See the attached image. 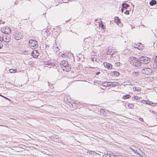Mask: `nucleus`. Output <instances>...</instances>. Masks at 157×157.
<instances>
[{"label": "nucleus", "instance_id": "5", "mask_svg": "<svg viewBox=\"0 0 157 157\" xmlns=\"http://www.w3.org/2000/svg\"><path fill=\"white\" fill-rule=\"evenodd\" d=\"M51 139L55 142L62 143V141L59 138V136L57 135H54L51 136Z\"/></svg>", "mask_w": 157, "mask_h": 157}, {"label": "nucleus", "instance_id": "45", "mask_svg": "<svg viewBox=\"0 0 157 157\" xmlns=\"http://www.w3.org/2000/svg\"><path fill=\"white\" fill-rule=\"evenodd\" d=\"M144 101H145V102H147V101H146L145 100H144Z\"/></svg>", "mask_w": 157, "mask_h": 157}, {"label": "nucleus", "instance_id": "19", "mask_svg": "<svg viewBox=\"0 0 157 157\" xmlns=\"http://www.w3.org/2000/svg\"><path fill=\"white\" fill-rule=\"evenodd\" d=\"M131 96L128 94H127L126 95H124L123 96V98L124 99H128L130 98L131 97Z\"/></svg>", "mask_w": 157, "mask_h": 157}, {"label": "nucleus", "instance_id": "42", "mask_svg": "<svg viewBox=\"0 0 157 157\" xmlns=\"http://www.w3.org/2000/svg\"><path fill=\"white\" fill-rule=\"evenodd\" d=\"M70 19L69 20H68L66 21V23L67 22H68L69 21H70Z\"/></svg>", "mask_w": 157, "mask_h": 157}, {"label": "nucleus", "instance_id": "8", "mask_svg": "<svg viewBox=\"0 0 157 157\" xmlns=\"http://www.w3.org/2000/svg\"><path fill=\"white\" fill-rule=\"evenodd\" d=\"M70 66V65L68 63L67 64V65L63 67L62 69L63 71L66 72H68L70 71L71 69V67Z\"/></svg>", "mask_w": 157, "mask_h": 157}, {"label": "nucleus", "instance_id": "41", "mask_svg": "<svg viewBox=\"0 0 157 157\" xmlns=\"http://www.w3.org/2000/svg\"><path fill=\"white\" fill-rule=\"evenodd\" d=\"M100 73V72H97V73H96V74L97 75H98Z\"/></svg>", "mask_w": 157, "mask_h": 157}, {"label": "nucleus", "instance_id": "29", "mask_svg": "<svg viewBox=\"0 0 157 157\" xmlns=\"http://www.w3.org/2000/svg\"><path fill=\"white\" fill-rule=\"evenodd\" d=\"M5 36H3L2 37H1L0 36V41H2L4 40V38Z\"/></svg>", "mask_w": 157, "mask_h": 157}, {"label": "nucleus", "instance_id": "3", "mask_svg": "<svg viewBox=\"0 0 157 157\" xmlns=\"http://www.w3.org/2000/svg\"><path fill=\"white\" fill-rule=\"evenodd\" d=\"M29 45L32 48H36L37 47L38 44L37 41L31 39L29 41Z\"/></svg>", "mask_w": 157, "mask_h": 157}, {"label": "nucleus", "instance_id": "16", "mask_svg": "<svg viewBox=\"0 0 157 157\" xmlns=\"http://www.w3.org/2000/svg\"><path fill=\"white\" fill-rule=\"evenodd\" d=\"M115 20L116 23L118 25L119 23H121L120 19L118 17H116L115 18Z\"/></svg>", "mask_w": 157, "mask_h": 157}, {"label": "nucleus", "instance_id": "9", "mask_svg": "<svg viewBox=\"0 0 157 157\" xmlns=\"http://www.w3.org/2000/svg\"><path fill=\"white\" fill-rule=\"evenodd\" d=\"M103 64L104 67L110 70L112 68V65L110 63L105 62Z\"/></svg>", "mask_w": 157, "mask_h": 157}, {"label": "nucleus", "instance_id": "32", "mask_svg": "<svg viewBox=\"0 0 157 157\" xmlns=\"http://www.w3.org/2000/svg\"><path fill=\"white\" fill-rule=\"evenodd\" d=\"M115 64L117 67H119L120 66V62H117Z\"/></svg>", "mask_w": 157, "mask_h": 157}, {"label": "nucleus", "instance_id": "12", "mask_svg": "<svg viewBox=\"0 0 157 157\" xmlns=\"http://www.w3.org/2000/svg\"><path fill=\"white\" fill-rule=\"evenodd\" d=\"M5 31L4 32V33L7 34H9L11 32V30L8 27H5V29L4 30Z\"/></svg>", "mask_w": 157, "mask_h": 157}, {"label": "nucleus", "instance_id": "1", "mask_svg": "<svg viewBox=\"0 0 157 157\" xmlns=\"http://www.w3.org/2000/svg\"><path fill=\"white\" fill-rule=\"evenodd\" d=\"M132 59H131L130 61L132 65L137 67H139L141 66V64L139 59H138L135 57H133Z\"/></svg>", "mask_w": 157, "mask_h": 157}, {"label": "nucleus", "instance_id": "7", "mask_svg": "<svg viewBox=\"0 0 157 157\" xmlns=\"http://www.w3.org/2000/svg\"><path fill=\"white\" fill-rule=\"evenodd\" d=\"M17 33L14 35V38L16 40H20L22 38L23 36L22 34L20 32H17Z\"/></svg>", "mask_w": 157, "mask_h": 157}, {"label": "nucleus", "instance_id": "37", "mask_svg": "<svg viewBox=\"0 0 157 157\" xmlns=\"http://www.w3.org/2000/svg\"><path fill=\"white\" fill-rule=\"evenodd\" d=\"M3 98H5V99H7V100H9V101H10V100L9 99V98H6V97H4H4H3Z\"/></svg>", "mask_w": 157, "mask_h": 157}, {"label": "nucleus", "instance_id": "6", "mask_svg": "<svg viewBox=\"0 0 157 157\" xmlns=\"http://www.w3.org/2000/svg\"><path fill=\"white\" fill-rule=\"evenodd\" d=\"M39 55V51L36 50H34L31 52V55L33 57L35 58H37Z\"/></svg>", "mask_w": 157, "mask_h": 157}, {"label": "nucleus", "instance_id": "2", "mask_svg": "<svg viewBox=\"0 0 157 157\" xmlns=\"http://www.w3.org/2000/svg\"><path fill=\"white\" fill-rule=\"evenodd\" d=\"M139 59L140 60L141 64H147L150 62V59L148 57L145 56H141L140 57Z\"/></svg>", "mask_w": 157, "mask_h": 157}, {"label": "nucleus", "instance_id": "21", "mask_svg": "<svg viewBox=\"0 0 157 157\" xmlns=\"http://www.w3.org/2000/svg\"><path fill=\"white\" fill-rule=\"evenodd\" d=\"M133 89L134 91H140L141 90V89L140 88L138 87L137 88L135 86L133 87Z\"/></svg>", "mask_w": 157, "mask_h": 157}, {"label": "nucleus", "instance_id": "17", "mask_svg": "<svg viewBox=\"0 0 157 157\" xmlns=\"http://www.w3.org/2000/svg\"><path fill=\"white\" fill-rule=\"evenodd\" d=\"M139 75V72L137 71L136 72V71H134L132 73V75L134 77H137Z\"/></svg>", "mask_w": 157, "mask_h": 157}, {"label": "nucleus", "instance_id": "35", "mask_svg": "<svg viewBox=\"0 0 157 157\" xmlns=\"http://www.w3.org/2000/svg\"><path fill=\"white\" fill-rule=\"evenodd\" d=\"M3 46V45L2 43L0 41V49H1Z\"/></svg>", "mask_w": 157, "mask_h": 157}, {"label": "nucleus", "instance_id": "40", "mask_svg": "<svg viewBox=\"0 0 157 157\" xmlns=\"http://www.w3.org/2000/svg\"><path fill=\"white\" fill-rule=\"evenodd\" d=\"M134 48H137L139 50H140V48H139L138 47H134Z\"/></svg>", "mask_w": 157, "mask_h": 157}, {"label": "nucleus", "instance_id": "44", "mask_svg": "<svg viewBox=\"0 0 157 157\" xmlns=\"http://www.w3.org/2000/svg\"><path fill=\"white\" fill-rule=\"evenodd\" d=\"M0 96H1L3 98L4 97V96H3V95H2L0 94Z\"/></svg>", "mask_w": 157, "mask_h": 157}, {"label": "nucleus", "instance_id": "31", "mask_svg": "<svg viewBox=\"0 0 157 157\" xmlns=\"http://www.w3.org/2000/svg\"><path fill=\"white\" fill-rule=\"evenodd\" d=\"M45 32L46 33V35L47 36H48L50 35V32L48 30H46Z\"/></svg>", "mask_w": 157, "mask_h": 157}, {"label": "nucleus", "instance_id": "15", "mask_svg": "<svg viewBox=\"0 0 157 157\" xmlns=\"http://www.w3.org/2000/svg\"><path fill=\"white\" fill-rule=\"evenodd\" d=\"M112 75L113 76H118L119 75L120 73L117 71H114L112 72Z\"/></svg>", "mask_w": 157, "mask_h": 157}, {"label": "nucleus", "instance_id": "26", "mask_svg": "<svg viewBox=\"0 0 157 157\" xmlns=\"http://www.w3.org/2000/svg\"><path fill=\"white\" fill-rule=\"evenodd\" d=\"M10 72V73H13L15 72H16L17 71V70L16 69H10L9 70Z\"/></svg>", "mask_w": 157, "mask_h": 157}, {"label": "nucleus", "instance_id": "14", "mask_svg": "<svg viewBox=\"0 0 157 157\" xmlns=\"http://www.w3.org/2000/svg\"><path fill=\"white\" fill-rule=\"evenodd\" d=\"M121 6L123 8H124V9H127L130 6L129 5L125 3H123Z\"/></svg>", "mask_w": 157, "mask_h": 157}, {"label": "nucleus", "instance_id": "25", "mask_svg": "<svg viewBox=\"0 0 157 157\" xmlns=\"http://www.w3.org/2000/svg\"><path fill=\"white\" fill-rule=\"evenodd\" d=\"M99 25L101 28L102 29H104L105 28V26L102 23L101 24L99 23Z\"/></svg>", "mask_w": 157, "mask_h": 157}, {"label": "nucleus", "instance_id": "49", "mask_svg": "<svg viewBox=\"0 0 157 157\" xmlns=\"http://www.w3.org/2000/svg\"><path fill=\"white\" fill-rule=\"evenodd\" d=\"M48 47H49V46H48V45H47V47H48Z\"/></svg>", "mask_w": 157, "mask_h": 157}, {"label": "nucleus", "instance_id": "23", "mask_svg": "<svg viewBox=\"0 0 157 157\" xmlns=\"http://www.w3.org/2000/svg\"><path fill=\"white\" fill-rule=\"evenodd\" d=\"M113 54V53L112 52L111 50L110 51L109 50L107 52V55H112Z\"/></svg>", "mask_w": 157, "mask_h": 157}, {"label": "nucleus", "instance_id": "11", "mask_svg": "<svg viewBox=\"0 0 157 157\" xmlns=\"http://www.w3.org/2000/svg\"><path fill=\"white\" fill-rule=\"evenodd\" d=\"M68 63V62L67 61L65 60H62L60 63L61 67L62 69L63 67L67 65V64Z\"/></svg>", "mask_w": 157, "mask_h": 157}, {"label": "nucleus", "instance_id": "43", "mask_svg": "<svg viewBox=\"0 0 157 157\" xmlns=\"http://www.w3.org/2000/svg\"><path fill=\"white\" fill-rule=\"evenodd\" d=\"M151 102H149V103H148V104L149 105H151Z\"/></svg>", "mask_w": 157, "mask_h": 157}, {"label": "nucleus", "instance_id": "38", "mask_svg": "<svg viewBox=\"0 0 157 157\" xmlns=\"http://www.w3.org/2000/svg\"><path fill=\"white\" fill-rule=\"evenodd\" d=\"M113 156V157H117V155H116V154H114V155H112Z\"/></svg>", "mask_w": 157, "mask_h": 157}, {"label": "nucleus", "instance_id": "34", "mask_svg": "<svg viewBox=\"0 0 157 157\" xmlns=\"http://www.w3.org/2000/svg\"><path fill=\"white\" fill-rule=\"evenodd\" d=\"M5 27H3V28H2L1 29V31L2 32L4 33V31H5Z\"/></svg>", "mask_w": 157, "mask_h": 157}, {"label": "nucleus", "instance_id": "24", "mask_svg": "<svg viewBox=\"0 0 157 157\" xmlns=\"http://www.w3.org/2000/svg\"><path fill=\"white\" fill-rule=\"evenodd\" d=\"M100 113L101 114H102L104 115H105V111L104 109H100Z\"/></svg>", "mask_w": 157, "mask_h": 157}, {"label": "nucleus", "instance_id": "4", "mask_svg": "<svg viewBox=\"0 0 157 157\" xmlns=\"http://www.w3.org/2000/svg\"><path fill=\"white\" fill-rule=\"evenodd\" d=\"M141 72L147 75H150L152 74L153 70L150 68L145 67L142 69Z\"/></svg>", "mask_w": 157, "mask_h": 157}, {"label": "nucleus", "instance_id": "13", "mask_svg": "<svg viewBox=\"0 0 157 157\" xmlns=\"http://www.w3.org/2000/svg\"><path fill=\"white\" fill-rule=\"evenodd\" d=\"M156 3H157V1L155 0H151L149 2V4L151 6H152L154 5H155Z\"/></svg>", "mask_w": 157, "mask_h": 157}, {"label": "nucleus", "instance_id": "33", "mask_svg": "<svg viewBox=\"0 0 157 157\" xmlns=\"http://www.w3.org/2000/svg\"><path fill=\"white\" fill-rule=\"evenodd\" d=\"M126 15H128L129 14V11L128 10H126L124 13Z\"/></svg>", "mask_w": 157, "mask_h": 157}, {"label": "nucleus", "instance_id": "30", "mask_svg": "<svg viewBox=\"0 0 157 157\" xmlns=\"http://www.w3.org/2000/svg\"><path fill=\"white\" fill-rule=\"evenodd\" d=\"M134 99H133V100H138L140 99V98L137 96H134Z\"/></svg>", "mask_w": 157, "mask_h": 157}, {"label": "nucleus", "instance_id": "10", "mask_svg": "<svg viewBox=\"0 0 157 157\" xmlns=\"http://www.w3.org/2000/svg\"><path fill=\"white\" fill-rule=\"evenodd\" d=\"M4 38H5V40L4 39V41L6 42H9L11 40V36L9 34L7 35H4Z\"/></svg>", "mask_w": 157, "mask_h": 157}, {"label": "nucleus", "instance_id": "27", "mask_svg": "<svg viewBox=\"0 0 157 157\" xmlns=\"http://www.w3.org/2000/svg\"><path fill=\"white\" fill-rule=\"evenodd\" d=\"M128 107L130 108H133L134 105L132 104H129L128 105Z\"/></svg>", "mask_w": 157, "mask_h": 157}, {"label": "nucleus", "instance_id": "46", "mask_svg": "<svg viewBox=\"0 0 157 157\" xmlns=\"http://www.w3.org/2000/svg\"><path fill=\"white\" fill-rule=\"evenodd\" d=\"M0 126H3V125H0Z\"/></svg>", "mask_w": 157, "mask_h": 157}, {"label": "nucleus", "instance_id": "20", "mask_svg": "<svg viewBox=\"0 0 157 157\" xmlns=\"http://www.w3.org/2000/svg\"><path fill=\"white\" fill-rule=\"evenodd\" d=\"M118 85V83L117 82H110V86H117Z\"/></svg>", "mask_w": 157, "mask_h": 157}, {"label": "nucleus", "instance_id": "48", "mask_svg": "<svg viewBox=\"0 0 157 157\" xmlns=\"http://www.w3.org/2000/svg\"><path fill=\"white\" fill-rule=\"evenodd\" d=\"M48 47H49V46H48V45H47V47H48Z\"/></svg>", "mask_w": 157, "mask_h": 157}, {"label": "nucleus", "instance_id": "47", "mask_svg": "<svg viewBox=\"0 0 157 157\" xmlns=\"http://www.w3.org/2000/svg\"><path fill=\"white\" fill-rule=\"evenodd\" d=\"M48 65H51L50 64H48Z\"/></svg>", "mask_w": 157, "mask_h": 157}, {"label": "nucleus", "instance_id": "36", "mask_svg": "<svg viewBox=\"0 0 157 157\" xmlns=\"http://www.w3.org/2000/svg\"><path fill=\"white\" fill-rule=\"evenodd\" d=\"M141 121H143L144 120L142 118H140L139 119Z\"/></svg>", "mask_w": 157, "mask_h": 157}, {"label": "nucleus", "instance_id": "28", "mask_svg": "<svg viewBox=\"0 0 157 157\" xmlns=\"http://www.w3.org/2000/svg\"><path fill=\"white\" fill-rule=\"evenodd\" d=\"M154 63L156 66H157V56H156L155 57V59Z\"/></svg>", "mask_w": 157, "mask_h": 157}, {"label": "nucleus", "instance_id": "22", "mask_svg": "<svg viewBox=\"0 0 157 157\" xmlns=\"http://www.w3.org/2000/svg\"><path fill=\"white\" fill-rule=\"evenodd\" d=\"M53 48L54 49V51H56V52L59 51V49L58 48V47H56L55 44H54V45L53 46Z\"/></svg>", "mask_w": 157, "mask_h": 157}, {"label": "nucleus", "instance_id": "39", "mask_svg": "<svg viewBox=\"0 0 157 157\" xmlns=\"http://www.w3.org/2000/svg\"><path fill=\"white\" fill-rule=\"evenodd\" d=\"M124 9V8H123L122 7V8L121 9V11L122 12H123Z\"/></svg>", "mask_w": 157, "mask_h": 157}, {"label": "nucleus", "instance_id": "18", "mask_svg": "<svg viewBox=\"0 0 157 157\" xmlns=\"http://www.w3.org/2000/svg\"><path fill=\"white\" fill-rule=\"evenodd\" d=\"M103 86H110V82H104L102 83Z\"/></svg>", "mask_w": 157, "mask_h": 157}]
</instances>
